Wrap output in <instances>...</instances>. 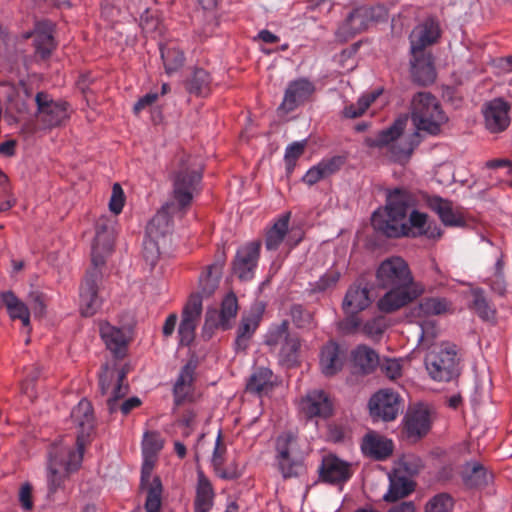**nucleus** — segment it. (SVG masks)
<instances>
[{
  "instance_id": "obj_1",
  "label": "nucleus",
  "mask_w": 512,
  "mask_h": 512,
  "mask_svg": "<svg viewBox=\"0 0 512 512\" xmlns=\"http://www.w3.org/2000/svg\"><path fill=\"white\" fill-rule=\"evenodd\" d=\"M71 418L78 426L76 449L63 442L53 444L48 452L47 488L48 496L64 489L69 475L78 470L83 460L84 447L94 428V415L91 403L87 399L79 401L71 411Z\"/></svg>"
},
{
  "instance_id": "obj_2",
  "label": "nucleus",
  "mask_w": 512,
  "mask_h": 512,
  "mask_svg": "<svg viewBox=\"0 0 512 512\" xmlns=\"http://www.w3.org/2000/svg\"><path fill=\"white\" fill-rule=\"evenodd\" d=\"M415 198L405 188L390 189L384 207L373 212V228L389 238L428 235V216L414 208Z\"/></svg>"
},
{
  "instance_id": "obj_3",
  "label": "nucleus",
  "mask_w": 512,
  "mask_h": 512,
  "mask_svg": "<svg viewBox=\"0 0 512 512\" xmlns=\"http://www.w3.org/2000/svg\"><path fill=\"white\" fill-rule=\"evenodd\" d=\"M201 179L202 167L197 159L191 156L181 158L179 168L173 176L172 200L163 205L148 223L147 234L164 239L171 232L172 218L184 215Z\"/></svg>"
},
{
  "instance_id": "obj_4",
  "label": "nucleus",
  "mask_w": 512,
  "mask_h": 512,
  "mask_svg": "<svg viewBox=\"0 0 512 512\" xmlns=\"http://www.w3.org/2000/svg\"><path fill=\"white\" fill-rule=\"evenodd\" d=\"M379 288L386 293L377 302L383 313L395 312L421 296L424 286L414 281L408 263L401 257L393 256L382 261L376 271Z\"/></svg>"
},
{
  "instance_id": "obj_5",
  "label": "nucleus",
  "mask_w": 512,
  "mask_h": 512,
  "mask_svg": "<svg viewBox=\"0 0 512 512\" xmlns=\"http://www.w3.org/2000/svg\"><path fill=\"white\" fill-rule=\"evenodd\" d=\"M113 250V239L107 227L100 223L96 226V236L92 246V264L80 286V311L85 317L94 315L101 307L102 300L98 295L99 283L102 281L100 267L105 257Z\"/></svg>"
},
{
  "instance_id": "obj_6",
  "label": "nucleus",
  "mask_w": 512,
  "mask_h": 512,
  "mask_svg": "<svg viewBox=\"0 0 512 512\" xmlns=\"http://www.w3.org/2000/svg\"><path fill=\"white\" fill-rule=\"evenodd\" d=\"M411 119L416 128L415 138L419 133L431 136L440 134L442 126L448 121L437 98L429 92H419L411 101Z\"/></svg>"
},
{
  "instance_id": "obj_7",
  "label": "nucleus",
  "mask_w": 512,
  "mask_h": 512,
  "mask_svg": "<svg viewBox=\"0 0 512 512\" xmlns=\"http://www.w3.org/2000/svg\"><path fill=\"white\" fill-rule=\"evenodd\" d=\"M406 125V120L397 119L387 129L381 130L374 137H366L364 140L365 146L369 148L386 149L387 157L399 164H405L409 161L414 147L419 143H413L407 137H403L402 133Z\"/></svg>"
},
{
  "instance_id": "obj_8",
  "label": "nucleus",
  "mask_w": 512,
  "mask_h": 512,
  "mask_svg": "<svg viewBox=\"0 0 512 512\" xmlns=\"http://www.w3.org/2000/svg\"><path fill=\"white\" fill-rule=\"evenodd\" d=\"M274 447L275 466L284 480L297 478L305 472L304 453L294 432L280 433L274 440Z\"/></svg>"
},
{
  "instance_id": "obj_9",
  "label": "nucleus",
  "mask_w": 512,
  "mask_h": 512,
  "mask_svg": "<svg viewBox=\"0 0 512 512\" xmlns=\"http://www.w3.org/2000/svg\"><path fill=\"white\" fill-rule=\"evenodd\" d=\"M125 378L126 371L124 369L111 368L108 364L102 367V373L99 375V387L101 394L108 396L106 403L110 413H114L120 408L126 415L141 404L139 398L132 397L123 401L120 406L118 405V401L129 392L128 384L124 383Z\"/></svg>"
},
{
  "instance_id": "obj_10",
  "label": "nucleus",
  "mask_w": 512,
  "mask_h": 512,
  "mask_svg": "<svg viewBox=\"0 0 512 512\" xmlns=\"http://www.w3.org/2000/svg\"><path fill=\"white\" fill-rule=\"evenodd\" d=\"M460 362L457 346L449 342L433 346L424 360L429 376L438 382L457 378L461 372Z\"/></svg>"
},
{
  "instance_id": "obj_11",
  "label": "nucleus",
  "mask_w": 512,
  "mask_h": 512,
  "mask_svg": "<svg viewBox=\"0 0 512 512\" xmlns=\"http://www.w3.org/2000/svg\"><path fill=\"white\" fill-rule=\"evenodd\" d=\"M142 458L140 486L147 493L144 508L146 512H160L163 494L162 482L157 476L151 479L157 455L142 454Z\"/></svg>"
},
{
  "instance_id": "obj_12",
  "label": "nucleus",
  "mask_w": 512,
  "mask_h": 512,
  "mask_svg": "<svg viewBox=\"0 0 512 512\" xmlns=\"http://www.w3.org/2000/svg\"><path fill=\"white\" fill-rule=\"evenodd\" d=\"M290 213L281 215L267 230L265 247L269 251H276L281 246L289 253L302 240V232L289 229Z\"/></svg>"
},
{
  "instance_id": "obj_13",
  "label": "nucleus",
  "mask_w": 512,
  "mask_h": 512,
  "mask_svg": "<svg viewBox=\"0 0 512 512\" xmlns=\"http://www.w3.org/2000/svg\"><path fill=\"white\" fill-rule=\"evenodd\" d=\"M37 118L47 128L63 124L69 117V105L64 101H54L47 93L38 92L35 96Z\"/></svg>"
},
{
  "instance_id": "obj_14",
  "label": "nucleus",
  "mask_w": 512,
  "mask_h": 512,
  "mask_svg": "<svg viewBox=\"0 0 512 512\" xmlns=\"http://www.w3.org/2000/svg\"><path fill=\"white\" fill-rule=\"evenodd\" d=\"M202 314V296L192 294L183 308L178 327L180 346H189L195 339V330Z\"/></svg>"
},
{
  "instance_id": "obj_15",
  "label": "nucleus",
  "mask_w": 512,
  "mask_h": 512,
  "mask_svg": "<svg viewBox=\"0 0 512 512\" xmlns=\"http://www.w3.org/2000/svg\"><path fill=\"white\" fill-rule=\"evenodd\" d=\"M260 249V241L248 242L237 249L232 263V271L240 280L248 281L254 277Z\"/></svg>"
},
{
  "instance_id": "obj_16",
  "label": "nucleus",
  "mask_w": 512,
  "mask_h": 512,
  "mask_svg": "<svg viewBox=\"0 0 512 512\" xmlns=\"http://www.w3.org/2000/svg\"><path fill=\"white\" fill-rule=\"evenodd\" d=\"M237 312V297L234 293H229L222 300L220 311L215 308L207 310L203 327L204 333L209 332L210 334L215 328H221L222 330L231 328Z\"/></svg>"
},
{
  "instance_id": "obj_17",
  "label": "nucleus",
  "mask_w": 512,
  "mask_h": 512,
  "mask_svg": "<svg viewBox=\"0 0 512 512\" xmlns=\"http://www.w3.org/2000/svg\"><path fill=\"white\" fill-rule=\"evenodd\" d=\"M510 105L502 98H494L482 106L484 126L487 131L497 134L505 131L511 122Z\"/></svg>"
},
{
  "instance_id": "obj_18",
  "label": "nucleus",
  "mask_w": 512,
  "mask_h": 512,
  "mask_svg": "<svg viewBox=\"0 0 512 512\" xmlns=\"http://www.w3.org/2000/svg\"><path fill=\"white\" fill-rule=\"evenodd\" d=\"M369 410L373 418L392 421L399 413L400 397L391 389H381L370 398Z\"/></svg>"
},
{
  "instance_id": "obj_19",
  "label": "nucleus",
  "mask_w": 512,
  "mask_h": 512,
  "mask_svg": "<svg viewBox=\"0 0 512 512\" xmlns=\"http://www.w3.org/2000/svg\"><path fill=\"white\" fill-rule=\"evenodd\" d=\"M431 427V413L427 406L416 405L404 417L403 430L409 439L417 440L428 433Z\"/></svg>"
},
{
  "instance_id": "obj_20",
  "label": "nucleus",
  "mask_w": 512,
  "mask_h": 512,
  "mask_svg": "<svg viewBox=\"0 0 512 512\" xmlns=\"http://www.w3.org/2000/svg\"><path fill=\"white\" fill-rule=\"evenodd\" d=\"M426 204L438 215L445 226L460 227L465 224L462 212L452 201L440 196H429L426 199Z\"/></svg>"
},
{
  "instance_id": "obj_21",
  "label": "nucleus",
  "mask_w": 512,
  "mask_h": 512,
  "mask_svg": "<svg viewBox=\"0 0 512 512\" xmlns=\"http://www.w3.org/2000/svg\"><path fill=\"white\" fill-rule=\"evenodd\" d=\"M439 33V25L433 19H426L424 22L414 27L409 36L411 54L416 55L424 52L427 46L436 42Z\"/></svg>"
},
{
  "instance_id": "obj_22",
  "label": "nucleus",
  "mask_w": 512,
  "mask_h": 512,
  "mask_svg": "<svg viewBox=\"0 0 512 512\" xmlns=\"http://www.w3.org/2000/svg\"><path fill=\"white\" fill-rule=\"evenodd\" d=\"M300 408L308 418H327L332 414L333 403L323 390H313L301 400Z\"/></svg>"
},
{
  "instance_id": "obj_23",
  "label": "nucleus",
  "mask_w": 512,
  "mask_h": 512,
  "mask_svg": "<svg viewBox=\"0 0 512 512\" xmlns=\"http://www.w3.org/2000/svg\"><path fill=\"white\" fill-rule=\"evenodd\" d=\"M315 91L314 84L305 78L289 83L280 108L286 112L293 111L299 104L306 101Z\"/></svg>"
},
{
  "instance_id": "obj_24",
  "label": "nucleus",
  "mask_w": 512,
  "mask_h": 512,
  "mask_svg": "<svg viewBox=\"0 0 512 512\" xmlns=\"http://www.w3.org/2000/svg\"><path fill=\"white\" fill-rule=\"evenodd\" d=\"M320 478L326 483H343L352 476L351 465L336 456H327L319 468Z\"/></svg>"
},
{
  "instance_id": "obj_25",
  "label": "nucleus",
  "mask_w": 512,
  "mask_h": 512,
  "mask_svg": "<svg viewBox=\"0 0 512 512\" xmlns=\"http://www.w3.org/2000/svg\"><path fill=\"white\" fill-rule=\"evenodd\" d=\"M368 13L367 7H359L353 10L338 28L337 38L341 41H346L355 34L367 29L372 24Z\"/></svg>"
},
{
  "instance_id": "obj_26",
  "label": "nucleus",
  "mask_w": 512,
  "mask_h": 512,
  "mask_svg": "<svg viewBox=\"0 0 512 512\" xmlns=\"http://www.w3.org/2000/svg\"><path fill=\"white\" fill-rule=\"evenodd\" d=\"M344 360L345 355L339 345L334 341H330L321 349L319 359L320 370L325 376L331 377L342 369Z\"/></svg>"
},
{
  "instance_id": "obj_27",
  "label": "nucleus",
  "mask_w": 512,
  "mask_h": 512,
  "mask_svg": "<svg viewBox=\"0 0 512 512\" xmlns=\"http://www.w3.org/2000/svg\"><path fill=\"white\" fill-rule=\"evenodd\" d=\"M393 442L376 433H368L362 440L361 450L374 460H385L393 452Z\"/></svg>"
},
{
  "instance_id": "obj_28",
  "label": "nucleus",
  "mask_w": 512,
  "mask_h": 512,
  "mask_svg": "<svg viewBox=\"0 0 512 512\" xmlns=\"http://www.w3.org/2000/svg\"><path fill=\"white\" fill-rule=\"evenodd\" d=\"M215 499V492L211 481L202 470L197 472L195 486L194 512H209Z\"/></svg>"
},
{
  "instance_id": "obj_29",
  "label": "nucleus",
  "mask_w": 512,
  "mask_h": 512,
  "mask_svg": "<svg viewBox=\"0 0 512 512\" xmlns=\"http://www.w3.org/2000/svg\"><path fill=\"white\" fill-rule=\"evenodd\" d=\"M411 59V76L419 85H428L434 82L436 72L430 55L424 52L412 55Z\"/></svg>"
},
{
  "instance_id": "obj_30",
  "label": "nucleus",
  "mask_w": 512,
  "mask_h": 512,
  "mask_svg": "<svg viewBox=\"0 0 512 512\" xmlns=\"http://www.w3.org/2000/svg\"><path fill=\"white\" fill-rule=\"evenodd\" d=\"M452 310V302L444 297H426L423 298L411 310V314L416 318H426L448 313Z\"/></svg>"
},
{
  "instance_id": "obj_31",
  "label": "nucleus",
  "mask_w": 512,
  "mask_h": 512,
  "mask_svg": "<svg viewBox=\"0 0 512 512\" xmlns=\"http://www.w3.org/2000/svg\"><path fill=\"white\" fill-rule=\"evenodd\" d=\"M0 299L5 305L10 318L21 320L26 332L30 333V311L26 304L11 291L2 292Z\"/></svg>"
},
{
  "instance_id": "obj_32",
  "label": "nucleus",
  "mask_w": 512,
  "mask_h": 512,
  "mask_svg": "<svg viewBox=\"0 0 512 512\" xmlns=\"http://www.w3.org/2000/svg\"><path fill=\"white\" fill-rule=\"evenodd\" d=\"M261 319L262 313L260 311L242 317L235 339V349L237 351H245L247 349L250 339L257 330Z\"/></svg>"
},
{
  "instance_id": "obj_33",
  "label": "nucleus",
  "mask_w": 512,
  "mask_h": 512,
  "mask_svg": "<svg viewBox=\"0 0 512 512\" xmlns=\"http://www.w3.org/2000/svg\"><path fill=\"white\" fill-rule=\"evenodd\" d=\"M34 44L36 53L45 59L50 56L56 44L53 36V24L51 22H39L34 31Z\"/></svg>"
},
{
  "instance_id": "obj_34",
  "label": "nucleus",
  "mask_w": 512,
  "mask_h": 512,
  "mask_svg": "<svg viewBox=\"0 0 512 512\" xmlns=\"http://www.w3.org/2000/svg\"><path fill=\"white\" fill-rule=\"evenodd\" d=\"M100 335L106 347L117 357L124 355L126 336L122 329L112 326L108 322L100 323Z\"/></svg>"
},
{
  "instance_id": "obj_35",
  "label": "nucleus",
  "mask_w": 512,
  "mask_h": 512,
  "mask_svg": "<svg viewBox=\"0 0 512 512\" xmlns=\"http://www.w3.org/2000/svg\"><path fill=\"white\" fill-rule=\"evenodd\" d=\"M371 304L369 289L361 286H351L343 300V309L347 314H357Z\"/></svg>"
},
{
  "instance_id": "obj_36",
  "label": "nucleus",
  "mask_w": 512,
  "mask_h": 512,
  "mask_svg": "<svg viewBox=\"0 0 512 512\" xmlns=\"http://www.w3.org/2000/svg\"><path fill=\"white\" fill-rule=\"evenodd\" d=\"M273 386L274 377L272 370L267 367H257L246 383V390L250 393L261 395L270 391Z\"/></svg>"
},
{
  "instance_id": "obj_37",
  "label": "nucleus",
  "mask_w": 512,
  "mask_h": 512,
  "mask_svg": "<svg viewBox=\"0 0 512 512\" xmlns=\"http://www.w3.org/2000/svg\"><path fill=\"white\" fill-rule=\"evenodd\" d=\"M161 58L165 72L171 75L180 70L185 61L184 53L174 43L160 45Z\"/></svg>"
},
{
  "instance_id": "obj_38",
  "label": "nucleus",
  "mask_w": 512,
  "mask_h": 512,
  "mask_svg": "<svg viewBox=\"0 0 512 512\" xmlns=\"http://www.w3.org/2000/svg\"><path fill=\"white\" fill-rule=\"evenodd\" d=\"M193 379L194 369L190 365H185L181 369L173 388L176 404L182 403L191 394Z\"/></svg>"
},
{
  "instance_id": "obj_39",
  "label": "nucleus",
  "mask_w": 512,
  "mask_h": 512,
  "mask_svg": "<svg viewBox=\"0 0 512 512\" xmlns=\"http://www.w3.org/2000/svg\"><path fill=\"white\" fill-rule=\"evenodd\" d=\"M462 478L469 487H482L491 479V474L478 462H469L464 466Z\"/></svg>"
},
{
  "instance_id": "obj_40",
  "label": "nucleus",
  "mask_w": 512,
  "mask_h": 512,
  "mask_svg": "<svg viewBox=\"0 0 512 512\" xmlns=\"http://www.w3.org/2000/svg\"><path fill=\"white\" fill-rule=\"evenodd\" d=\"M414 490L413 482L405 476L394 475L390 477L388 491L383 498L387 502H395L406 497Z\"/></svg>"
},
{
  "instance_id": "obj_41",
  "label": "nucleus",
  "mask_w": 512,
  "mask_h": 512,
  "mask_svg": "<svg viewBox=\"0 0 512 512\" xmlns=\"http://www.w3.org/2000/svg\"><path fill=\"white\" fill-rule=\"evenodd\" d=\"M223 261L209 265L205 272L199 277L201 294L210 296L218 287L222 273Z\"/></svg>"
},
{
  "instance_id": "obj_42",
  "label": "nucleus",
  "mask_w": 512,
  "mask_h": 512,
  "mask_svg": "<svg viewBox=\"0 0 512 512\" xmlns=\"http://www.w3.org/2000/svg\"><path fill=\"white\" fill-rule=\"evenodd\" d=\"M210 84L211 77L209 73L204 69L196 68L186 82V89L191 94L206 96L210 92Z\"/></svg>"
},
{
  "instance_id": "obj_43",
  "label": "nucleus",
  "mask_w": 512,
  "mask_h": 512,
  "mask_svg": "<svg viewBox=\"0 0 512 512\" xmlns=\"http://www.w3.org/2000/svg\"><path fill=\"white\" fill-rule=\"evenodd\" d=\"M352 356L355 367L365 374L371 372L378 364V355L366 346H358Z\"/></svg>"
},
{
  "instance_id": "obj_44",
  "label": "nucleus",
  "mask_w": 512,
  "mask_h": 512,
  "mask_svg": "<svg viewBox=\"0 0 512 512\" xmlns=\"http://www.w3.org/2000/svg\"><path fill=\"white\" fill-rule=\"evenodd\" d=\"M471 294L473 297L471 308L476 314L485 321L493 320L496 310L485 297L483 290L476 288L471 291Z\"/></svg>"
},
{
  "instance_id": "obj_45",
  "label": "nucleus",
  "mask_w": 512,
  "mask_h": 512,
  "mask_svg": "<svg viewBox=\"0 0 512 512\" xmlns=\"http://www.w3.org/2000/svg\"><path fill=\"white\" fill-rule=\"evenodd\" d=\"M300 341L295 336H290L282 343L278 350L279 362L282 365L293 366L297 363Z\"/></svg>"
},
{
  "instance_id": "obj_46",
  "label": "nucleus",
  "mask_w": 512,
  "mask_h": 512,
  "mask_svg": "<svg viewBox=\"0 0 512 512\" xmlns=\"http://www.w3.org/2000/svg\"><path fill=\"white\" fill-rule=\"evenodd\" d=\"M290 336L289 323L288 321L284 320L281 323L274 324L269 328L265 336V344L270 347L271 351H275Z\"/></svg>"
},
{
  "instance_id": "obj_47",
  "label": "nucleus",
  "mask_w": 512,
  "mask_h": 512,
  "mask_svg": "<svg viewBox=\"0 0 512 512\" xmlns=\"http://www.w3.org/2000/svg\"><path fill=\"white\" fill-rule=\"evenodd\" d=\"M381 94L380 90H376L359 97L355 104H351L344 108L343 114L346 118H357L364 114L372 102Z\"/></svg>"
},
{
  "instance_id": "obj_48",
  "label": "nucleus",
  "mask_w": 512,
  "mask_h": 512,
  "mask_svg": "<svg viewBox=\"0 0 512 512\" xmlns=\"http://www.w3.org/2000/svg\"><path fill=\"white\" fill-rule=\"evenodd\" d=\"M161 237H152L146 233L143 241V257L151 266L155 265L160 255L159 240Z\"/></svg>"
},
{
  "instance_id": "obj_49",
  "label": "nucleus",
  "mask_w": 512,
  "mask_h": 512,
  "mask_svg": "<svg viewBox=\"0 0 512 512\" xmlns=\"http://www.w3.org/2000/svg\"><path fill=\"white\" fill-rule=\"evenodd\" d=\"M291 317L298 328L311 329L315 326L313 314L301 305L292 306Z\"/></svg>"
},
{
  "instance_id": "obj_50",
  "label": "nucleus",
  "mask_w": 512,
  "mask_h": 512,
  "mask_svg": "<svg viewBox=\"0 0 512 512\" xmlns=\"http://www.w3.org/2000/svg\"><path fill=\"white\" fill-rule=\"evenodd\" d=\"M340 279V272L337 270L330 269L323 274L317 281L311 284V290L313 292H325L328 289L334 287Z\"/></svg>"
},
{
  "instance_id": "obj_51",
  "label": "nucleus",
  "mask_w": 512,
  "mask_h": 512,
  "mask_svg": "<svg viewBox=\"0 0 512 512\" xmlns=\"http://www.w3.org/2000/svg\"><path fill=\"white\" fill-rule=\"evenodd\" d=\"M453 499L445 493L434 496L426 505L425 512H452Z\"/></svg>"
},
{
  "instance_id": "obj_52",
  "label": "nucleus",
  "mask_w": 512,
  "mask_h": 512,
  "mask_svg": "<svg viewBox=\"0 0 512 512\" xmlns=\"http://www.w3.org/2000/svg\"><path fill=\"white\" fill-rule=\"evenodd\" d=\"M163 447V441L158 433L146 432L142 440V454L157 455Z\"/></svg>"
},
{
  "instance_id": "obj_53",
  "label": "nucleus",
  "mask_w": 512,
  "mask_h": 512,
  "mask_svg": "<svg viewBox=\"0 0 512 512\" xmlns=\"http://www.w3.org/2000/svg\"><path fill=\"white\" fill-rule=\"evenodd\" d=\"M346 162V158L341 155H335L329 158L322 159L318 164L320 165L326 178L338 172Z\"/></svg>"
},
{
  "instance_id": "obj_54",
  "label": "nucleus",
  "mask_w": 512,
  "mask_h": 512,
  "mask_svg": "<svg viewBox=\"0 0 512 512\" xmlns=\"http://www.w3.org/2000/svg\"><path fill=\"white\" fill-rule=\"evenodd\" d=\"M386 329V320L382 316L374 317L366 321L362 326V332L369 337L381 335Z\"/></svg>"
},
{
  "instance_id": "obj_55",
  "label": "nucleus",
  "mask_w": 512,
  "mask_h": 512,
  "mask_svg": "<svg viewBox=\"0 0 512 512\" xmlns=\"http://www.w3.org/2000/svg\"><path fill=\"white\" fill-rule=\"evenodd\" d=\"M306 141H296L287 146L285 150V162L288 166H294L296 160L303 154Z\"/></svg>"
},
{
  "instance_id": "obj_56",
  "label": "nucleus",
  "mask_w": 512,
  "mask_h": 512,
  "mask_svg": "<svg viewBox=\"0 0 512 512\" xmlns=\"http://www.w3.org/2000/svg\"><path fill=\"white\" fill-rule=\"evenodd\" d=\"M125 202L124 192L118 183H114L112 187V194L109 201V209L114 214L121 213Z\"/></svg>"
},
{
  "instance_id": "obj_57",
  "label": "nucleus",
  "mask_w": 512,
  "mask_h": 512,
  "mask_svg": "<svg viewBox=\"0 0 512 512\" xmlns=\"http://www.w3.org/2000/svg\"><path fill=\"white\" fill-rule=\"evenodd\" d=\"M226 453V447L222 442L221 432L218 433L211 462L214 468L218 471L224 463V455Z\"/></svg>"
},
{
  "instance_id": "obj_58",
  "label": "nucleus",
  "mask_w": 512,
  "mask_h": 512,
  "mask_svg": "<svg viewBox=\"0 0 512 512\" xmlns=\"http://www.w3.org/2000/svg\"><path fill=\"white\" fill-rule=\"evenodd\" d=\"M381 369L390 379H397L402 374V364L398 359H386L382 363Z\"/></svg>"
},
{
  "instance_id": "obj_59",
  "label": "nucleus",
  "mask_w": 512,
  "mask_h": 512,
  "mask_svg": "<svg viewBox=\"0 0 512 512\" xmlns=\"http://www.w3.org/2000/svg\"><path fill=\"white\" fill-rule=\"evenodd\" d=\"M420 335L419 342H431L436 337V328L433 322L424 320L419 322Z\"/></svg>"
},
{
  "instance_id": "obj_60",
  "label": "nucleus",
  "mask_w": 512,
  "mask_h": 512,
  "mask_svg": "<svg viewBox=\"0 0 512 512\" xmlns=\"http://www.w3.org/2000/svg\"><path fill=\"white\" fill-rule=\"evenodd\" d=\"M39 375L40 369L36 367L27 375V379L22 384V393L27 395L30 399L36 397L33 382L39 377Z\"/></svg>"
},
{
  "instance_id": "obj_61",
  "label": "nucleus",
  "mask_w": 512,
  "mask_h": 512,
  "mask_svg": "<svg viewBox=\"0 0 512 512\" xmlns=\"http://www.w3.org/2000/svg\"><path fill=\"white\" fill-rule=\"evenodd\" d=\"M325 175L320 167V165L317 163L316 165L312 166L303 176L302 180L304 183H306L309 186H312L319 182L322 179H325Z\"/></svg>"
},
{
  "instance_id": "obj_62",
  "label": "nucleus",
  "mask_w": 512,
  "mask_h": 512,
  "mask_svg": "<svg viewBox=\"0 0 512 512\" xmlns=\"http://www.w3.org/2000/svg\"><path fill=\"white\" fill-rule=\"evenodd\" d=\"M19 502L24 510H31L33 508L32 486L29 483H25L21 486L19 491Z\"/></svg>"
},
{
  "instance_id": "obj_63",
  "label": "nucleus",
  "mask_w": 512,
  "mask_h": 512,
  "mask_svg": "<svg viewBox=\"0 0 512 512\" xmlns=\"http://www.w3.org/2000/svg\"><path fill=\"white\" fill-rule=\"evenodd\" d=\"M368 8L371 23H378L388 19V10L384 5H375Z\"/></svg>"
},
{
  "instance_id": "obj_64",
  "label": "nucleus",
  "mask_w": 512,
  "mask_h": 512,
  "mask_svg": "<svg viewBox=\"0 0 512 512\" xmlns=\"http://www.w3.org/2000/svg\"><path fill=\"white\" fill-rule=\"evenodd\" d=\"M158 98L157 93H147L134 104L133 110L136 114L140 113L143 109L151 106Z\"/></svg>"
}]
</instances>
